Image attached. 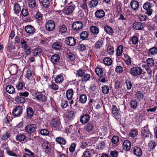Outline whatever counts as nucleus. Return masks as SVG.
I'll use <instances>...</instances> for the list:
<instances>
[{
	"label": "nucleus",
	"instance_id": "nucleus-9",
	"mask_svg": "<svg viewBox=\"0 0 157 157\" xmlns=\"http://www.w3.org/2000/svg\"><path fill=\"white\" fill-rule=\"evenodd\" d=\"M151 134V132L147 126L143 128L141 131V136L143 138L145 139L149 137Z\"/></svg>",
	"mask_w": 157,
	"mask_h": 157
},
{
	"label": "nucleus",
	"instance_id": "nucleus-49",
	"mask_svg": "<svg viewBox=\"0 0 157 157\" xmlns=\"http://www.w3.org/2000/svg\"><path fill=\"white\" fill-rule=\"evenodd\" d=\"M48 87L53 90H58L59 86L55 83L52 82L51 84L48 85Z\"/></svg>",
	"mask_w": 157,
	"mask_h": 157
},
{
	"label": "nucleus",
	"instance_id": "nucleus-36",
	"mask_svg": "<svg viewBox=\"0 0 157 157\" xmlns=\"http://www.w3.org/2000/svg\"><path fill=\"white\" fill-rule=\"evenodd\" d=\"M112 112L113 116L115 117L116 118L118 116V110L115 106H112Z\"/></svg>",
	"mask_w": 157,
	"mask_h": 157
},
{
	"label": "nucleus",
	"instance_id": "nucleus-47",
	"mask_svg": "<svg viewBox=\"0 0 157 157\" xmlns=\"http://www.w3.org/2000/svg\"><path fill=\"white\" fill-rule=\"evenodd\" d=\"M21 47L24 49H26L29 47L27 44V42L24 40V39H21Z\"/></svg>",
	"mask_w": 157,
	"mask_h": 157
},
{
	"label": "nucleus",
	"instance_id": "nucleus-62",
	"mask_svg": "<svg viewBox=\"0 0 157 157\" xmlns=\"http://www.w3.org/2000/svg\"><path fill=\"white\" fill-rule=\"evenodd\" d=\"M115 71L118 73H122L123 71V68L121 66H117L115 68Z\"/></svg>",
	"mask_w": 157,
	"mask_h": 157
},
{
	"label": "nucleus",
	"instance_id": "nucleus-24",
	"mask_svg": "<svg viewBox=\"0 0 157 157\" xmlns=\"http://www.w3.org/2000/svg\"><path fill=\"white\" fill-rule=\"evenodd\" d=\"M62 46V43L60 42H56L53 43L52 48L56 50L60 49Z\"/></svg>",
	"mask_w": 157,
	"mask_h": 157
},
{
	"label": "nucleus",
	"instance_id": "nucleus-32",
	"mask_svg": "<svg viewBox=\"0 0 157 157\" xmlns=\"http://www.w3.org/2000/svg\"><path fill=\"white\" fill-rule=\"evenodd\" d=\"M104 29L106 33L109 35H112L113 33L112 29L108 25L104 27Z\"/></svg>",
	"mask_w": 157,
	"mask_h": 157
},
{
	"label": "nucleus",
	"instance_id": "nucleus-51",
	"mask_svg": "<svg viewBox=\"0 0 157 157\" xmlns=\"http://www.w3.org/2000/svg\"><path fill=\"white\" fill-rule=\"evenodd\" d=\"M88 36V33L87 31H85L80 33V37L82 40L86 39Z\"/></svg>",
	"mask_w": 157,
	"mask_h": 157
},
{
	"label": "nucleus",
	"instance_id": "nucleus-6",
	"mask_svg": "<svg viewBox=\"0 0 157 157\" xmlns=\"http://www.w3.org/2000/svg\"><path fill=\"white\" fill-rule=\"evenodd\" d=\"M142 69L138 67H132L130 70V73L133 76L138 75L142 73Z\"/></svg>",
	"mask_w": 157,
	"mask_h": 157
},
{
	"label": "nucleus",
	"instance_id": "nucleus-35",
	"mask_svg": "<svg viewBox=\"0 0 157 157\" xmlns=\"http://www.w3.org/2000/svg\"><path fill=\"white\" fill-rule=\"evenodd\" d=\"M10 133L9 131H7L5 134L3 135H1L0 136V140L2 141H6V140L10 137Z\"/></svg>",
	"mask_w": 157,
	"mask_h": 157
},
{
	"label": "nucleus",
	"instance_id": "nucleus-2",
	"mask_svg": "<svg viewBox=\"0 0 157 157\" xmlns=\"http://www.w3.org/2000/svg\"><path fill=\"white\" fill-rule=\"evenodd\" d=\"M34 97L37 101L41 102H45L47 100V96L44 92H36Z\"/></svg>",
	"mask_w": 157,
	"mask_h": 157
},
{
	"label": "nucleus",
	"instance_id": "nucleus-55",
	"mask_svg": "<svg viewBox=\"0 0 157 157\" xmlns=\"http://www.w3.org/2000/svg\"><path fill=\"white\" fill-rule=\"evenodd\" d=\"M90 76L88 74H84L82 77V82H86L90 78Z\"/></svg>",
	"mask_w": 157,
	"mask_h": 157
},
{
	"label": "nucleus",
	"instance_id": "nucleus-26",
	"mask_svg": "<svg viewBox=\"0 0 157 157\" xmlns=\"http://www.w3.org/2000/svg\"><path fill=\"white\" fill-rule=\"evenodd\" d=\"M157 54V47H153L151 48L148 52V55L151 56H154Z\"/></svg>",
	"mask_w": 157,
	"mask_h": 157
},
{
	"label": "nucleus",
	"instance_id": "nucleus-27",
	"mask_svg": "<svg viewBox=\"0 0 157 157\" xmlns=\"http://www.w3.org/2000/svg\"><path fill=\"white\" fill-rule=\"evenodd\" d=\"M5 89L7 92L10 94H13L15 91L14 88L11 85H8L6 86Z\"/></svg>",
	"mask_w": 157,
	"mask_h": 157
},
{
	"label": "nucleus",
	"instance_id": "nucleus-42",
	"mask_svg": "<svg viewBox=\"0 0 157 157\" xmlns=\"http://www.w3.org/2000/svg\"><path fill=\"white\" fill-rule=\"evenodd\" d=\"M6 151L7 154L10 156L17 157V155L14 153L12 151L10 150L8 147H6Z\"/></svg>",
	"mask_w": 157,
	"mask_h": 157
},
{
	"label": "nucleus",
	"instance_id": "nucleus-4",
	"mask_svg": "<svg viewBox=\"0 0 157 157\" xmlns=\"http://www.w3.org/2000/svg\"><path fill=\"white\" fill-rule=\"evenodd\" d=\"M41 147L43 151L46 154H49L52 151L51 145L47 141L43 142L42 144Z\"/></svg>",
	"mask_w": 157,
	"mask_h": 157
},
{
	"label": "nucleus",
	"instance_id": "nucleus-30",
	"mask_svg": "<svg viewBox=\"0 0 157 157\" xmlns=\"http://www.w3.org/2000/svg\"><path fill=\"white\" fill-rule=\"evenodd\" d=\"M90 32L94 34L97 35L99 33V29L95 26H92L90 28Z\"/></svg>",
	"mask_w": 157,
	"mask_h": 157
},
{
	"label": "nucleus",
	"instance_id": "nucleus-28",
	"mask_svg": "<svg viewBox=\"0 0 157 157\" xmlns=\"http://www.w3.org/2000/svg\"><path fill=\"white\" fill-rule=\"evenodd\" d=\"M26 138V136L23 134L17 135L16 136V139L17 141L22 142L24 141Z\"/></svg>",
	"mask_w": 157,
	"mask_h": 157
},
{
	"label": "nucleus",
	"instance_id": "nucleus-58",
	"mask_svg": "<svg viewBox=\"0 0 157 157\" xmlns=\"http://www.w3.org/2000/svg\"><path fill=\"white\" fill-rule=\"evenodd\" d=\"M24 151L26 152V153H25L26 154L28 155L30 157H35V155L34 153L32 152L30 150H29L28 149L25 148L24 149Z\"/></svg>",
	"mask_w": 157,
	"mask_h": 157
},
{
	"label": "nucleus",
	"instance_id": "nucleus-31",
	"mask_svg": "<svg viewBox=\"0 0 157 157\" xmlns=\"http://www.w3.org/2000/svg\"><path fill=\"white\" fill-rule=\"evenodd\" d=\"M27 116L29 118L32 117L34 115V111L33 109L30 107L27 108L26 109Z\"/></svg>",
	"mask_w": 157,
	"mask_h": 157
},
{
	"label": "nucleus",
	"instance_id": "nucleus-60",
	"mask_svg": "<svg viewBox=\"0 0 157 157\" xmlns=\"http://www.w3.org/2000/svg\"><path fill=\"white\" fill-rule=\"evenodd\" d=\"M131 41L133 44H136L139 41L138 37L136 36H133L131 38Z\"/></svg>",
	"mask_w": 157,
	"mask_h": 157
},
{
	"label": "nucleus",
	"instance_id": "nucleus-17",
	"mask_svg": "<svg viewBox=\"0 0 157 157\" xmlns=\"http://www.w3.org/2000/svg\"><path fill=\"white\" fill-rule=\"evenodd\" d=\"M94 128V124L90 122H88L84 127V129L88 132L93 131Z\"/></svg>",
	"mask_w": 157,
	"mask_h": 157
},
{
	"label": "nucleus",
	"instance_id": "nucleus-44",
	"mask_svg": "<svg viewBox=\"0 0 157 157\" xmlns=\"http://www.w3.org/2000/svg\"><path fill=\"white\" fill-rule=\"evenodd\" d=\"M105 144V140L101 141L99 142L98 145V148L100 150H102L104 148Z\"/></svg>",
	"mask_w": 157,
	"mask_h": 157
},
{
	"label": "nucleus",
	"instance_id": "nucleus-40",
	"mask_svg": "<svg viewBox=\"0 0 157 157\" xmlns=\"http://www.w3.org/2000/svg\"><path fill=\"white\" fill-rule=\"evenodd\" d=\"M15 101L17 102L22 103L25 102V100L24 97L17 95L15 98Z\"/></svg>",
	"mask_w": 157,
	"mask_h": 157
},
{
	"label": "nucleus",
	"instance_id": "nucleus-34",
	"mask_svg": "<svg viewBox=\"0 0 157 157\" xmlns=\"http://www.w3.org/2000/svg\"><path fill=\"white\" fill-rule=\"evenodd\" d=\"M129 105L132 108L136 109L138 105L137 101L135 99H132L129 102Z\"/></svg>",
	"mask_w": 157,
	"mask_h": 157
},
{
	"label": "nucleus",
	"instance_id": "nucleus-16",
	"mask_svg": "<svg viewBox=\"0 0 157 157\" xmlns=\"http://www.w3.org/2000/svg\"><path fill=\"white\" fill-rule=\"evenodd\" d=\"M51 124L55 128H60L62 127L60 122L57 119H53L51 120Z\"/></svg>",
	"mask_w": 157,
	"mask_h": 157
},
{
	"label": "nucleus",
	"instance_id": "nucleus-50",
	"mask_svg": "<svg viewBox=\"0 0 157 157\" xmlns=\"http://www.w3.org/2000/svg\"><path fill=\"white\" fill-rule=\"evenodd\" d=\"M41 49L40 48H37L35 49L33 51V55L35 56H39L40 55Z\"/></svg>",
	"mask_w": 157,
	"mask_h": 157
},
{
	"label": "nucleus",
	"instance_id": "nucleus-38",
	"mask_svg": "<svg viewBox=\"0 0 157 157\" xmlns=\"http://www.w3.org/2000/svg\"><path fill=\"white\" fill-rule=\"evenodd\" d=\"M153 6V4L149 2H147L144 3L143 6V7L145 10L151 9Z\"/></svg>",
	"mask_w": 157,
	"mask_h": 157
},
{
	"label": "nucleus",
	"instance_id": "nucleus-1",
	"mask_svg": "<svg viewBox=\"0 0 157 157\" xmlns=\"http://www.w3.org/2000/svg\"><path fill=\"white\" fill-rule=\"evenodd\" d=\"M24 69L26 70V73L25 75V77L29 80H32L34 78V72L33 68L30 65L25 67Z\"/></svg>",
	"mask_w": 157,
	"mask_h": 157
},
{
	"label": "nucleus",
	"instance_id": "nucleus-56",
	"mask_svg": "<svg viewBox=\"0 0 157 157\" xmlns=\"http://www.w3.org/2000/svg\"><path fill=\"white\" fill-rule=\"evenodd\" d=\"M136 98L139 100H140L141 99L143 98L144 95L140 91H138L135 94Z\"/></svg>",
	"mask_w": 157,
	"mask_h": 157
},
{
	"label": "nucleus",
	"instance_id": "nucleus-48",
	"mask_svg": "<svg viewBox=\"0 0 157 157\" xmlns=\"http://www.w3.org/2000/svg\"><path fill=\"white\" fill-rule=\"evenodd\" d=\"M59 32L61 34L66 33L67 31V28L64 25L60 26L58 28Z\"/></svg>",
	"mask_w": 157,
	"mask_h": 157
},
{
	"label": "nucleus",
	"instance_id": "nucleus-41",
	"mask_svg": "<svg viewBox=\"0 0 157 157\" xmlns=\"http://www.w3.org/2000/svg\"><path fill=\"white\" fill-rule=\"evenodd\" d=\"M28 6L30 8H34L36 5V3L35 0H28Z\"/></svg>",
	"mask_w": 157,
	"mask_h": 157
},
{
	"label": "nucleus",
	"instance_id": "nucleus-54",
	"mask_svg": "<svg viewBox=\"0 0 157 157\" xmlns=\"http://www.w3.org/2000/svg\"><path fill=\"white\" fill-rule=\"evenodd\" d=\"M41 3L45 8H48L50 6V1L49 0H41Z\"/></svg>",
	"mask_w": 157,
	"mask_h": 157
},
{
	"label": "nucleus",
	"instance_id": "nucleus-46",
	"mask_svg": "<svg viewBox=\"0 0 157 157\" xmlns=\"http://www.w3.org/2000/svg\"><path fill=\"white\" fill-rule=\"evenodd\" d=\"M125 61L127 65H130L131 64V57L127 54L124 55Z\"/></svg>",
	"mask_w": 157,
	"mask_h": 157
},
{
	"label": "nucleus",
	"instance_id": "nucleus-10",
	"mask_svg": "<svg viewBox=\"0 0 157 157\" xmlns=\"http://www.w3.org/2000/svg\"><path fill=\"white\" fill-rule=\"evenodd\" d=\"M55 28V23L53 21H48L45 25L46 29L48 31H51L53 30Z\"/></svg>",
	"mask_w": 157,
	"mask_h": 157
},
{
	"label": "nucleus",
	"instance_id": "nucleus-12",
	"mask_svg": "<svg viewBox=\"0 0 157 157\" xmlns=\"http://www.w3.org/2000/svg\"><path fill=\"white\" fill-rule=\"evenodd\" d=\"M22 107L21 106H18L13 110V114L15 117H18L22 113Z\"/></svg>",
	"mask_w": 157,
	"mask_h": 157
},
{
	"label": "nucleus",
	"instance_id": "nucleus-29",
	"mask_svg": "<svg viewBox=\"0 0 157 157\" xmlns=\"http://www.w3.org/2000/svg\"><path fill=\"white\" fill-rule=\"evenodd\" d=\"M87 99V97L85 94H81L79 96L78 101L80 103H85Z\"/></svg>",
	"mask_w": 157,
	"mask_h": 157
},
{
	"label": "nucleus",
	"instance_id": "nucleus-5",
	"mask_svg": "<svg viewBox=\"0 0 157 157\" xmlns=\"http://www.w3.org/2000/svg\"><path fill=\"white\" fill-rule=\"evenodd\" d=\"M75 7V6L74 5L69 4L63 10V12L66 15H70L72 13Z\"/></svg>",
	"mask_w": 157,
	"mask_h": 157
},
{
	"label": "nucleus",
	"instance_id": "nucleus-33",
	"mask_svg": "<svg viewBox=\"0 0 157 157\" xmlns=\"http://www.w3.org/2000/svg\"><path fill=\"white\" fill-rule=\"evenodd\" d=\"M147 65L149 67H152L154 66L155 63L154 59L151 58H148L146 60Z\"/></svg>",
	"mask_w": 157,
	"mask_h": 157
},
{
	"label": "nucleus",
	"instance_id": "nucleus-21",
	"mask_svg": "<svg viewBox=\"0 0 157 157\" xmlns=\"http://www.w3.org/2000/svg\"><path fill=\"white\" fill-rule=\"evenodd\" d=\"M133 27L136 30H140L143 29V26L140 22H136L133 25Z\"/></svg>",
	"mask_w": 157,
	"mask_h": 157
},
{
	"label": "nucleus",
	"instance_id": "nucleus-15",
	"mask_svg": "<svg viewBox=\"0 0 157 157\" xmlns=\"http://www.w3.org/2000/svg\"><path fill=\"white\" fill-rule=\"evenodd\" d=\"M90 118V116L88 114H83L80 117V122L82 124H85L88 123Z\"/></svg>",
	"mask_w": 157,
	"mask_h": 157
},
{
	"label": "nucleus",
	"instance_id": "nucleus-52",
	"mask_svg": "<svg viewBox=\"0 0 157 157\" xmlns=\"http://www.w3.org/2000/svg\"><path fill=\"white\" fill-rule=\"evenodd\" d=\"M138 134V131L136 129L132 130L129 132V136L130 137H136Z\"/></svg>",
	"mask_w": 157,
	"mask_h": 157
},
{
	"label": "nucleus",
	"instance_id": "nucleus-63",
	"mask_svg": "<svg viewBox=\"0 0 157 157\" xmlns=\"http://www.w3.org/2000/svg\"><path fill=\"white\" fill-rule=\"evenodd\" d=\"M106 50L108 53L110 55H112L114 53V48L113 47L109 46L107 48Z\"/></svg>",
	"mask_w": 157,
	"mask_h": 157
},
{
	"label": "nucleus",
	"instance_id": "nucleus-61",
	"mask_svg": "<svg viewBox=\"0 0 157 157\" xmlns=\"http://www.w3.org/2000/svg\"><path fill=\"white\" fill-rule=\"evenodd\" d=\"M40 133L43 136H47L49 134V131L45 129H42L40 131Z\"/></svg>",
	"mask_w": 157,
	"mask_h": 157
},
{
	"label": "nucleus",
	"instance_id": "nucleus-64",
	"mask_svg": "<svg viewBox=\"0 0 157 157\" xmlns=\"http://www.w3.org/2000/svg\"><path fill=\"white\" fill-rule=\"evenodd\" d=\"M14 10L15 13H19L21 10V8L19 5L17 3H15L14 5Z\"/></svg>",
	"mask_w": 157,
	"mask_h": 157
},
{
	"label": "nucleus",
	"instance_id": "nucleus-25",
	"mask_svg": "<svg viewBox=\"0 0 157 157\" xmlns=\"http://www.w3.org/2000/svg\"><path fill=\"white\" fill-rule=\"evenodd\" d=\"M56 141L60 145H64L66 143V141L64 138L61 137H57L56 139Z\"/></svg>",
	"mask_w": 157,
	"mask_h": 157
},
{
	"label": "nucleus",
	"instance_id": "nucleus-23",
	"mask_svg": "<svg viewBox=\"0 0 157 157\" xmlns=\"http://www.w3.org/2000/svg\"><path fill=\"white\" fill-rule=\"evenodd\" d=\"M73 95V90L72 89H69L67 90L66 96L68 100L72 99Z\"/></svg>",
	"mask_w": 157,
	"mask_h": 157
},
{
	"label": "nucleus",
	"instance_id": "nucleus-37",
	"mask_svg": "<svg viewBox=\"0 0 157 157\" xmlns=\"http://www.w3.org/2000/svg\"><path fill=\"white\" fill-rule=\"evenodd\" d=\"M64 78L63 75L59 74L55 78V80L57 83L62 82L64 80Z\"/></svg>",
	"mask_w": 157,
	"mask_h": 157
},
{
	"label": "nucleus",
	"instance_id": "nucleus-8",
	"mask_svg": "<svg viewBox=\"0 0 157 157\" xmlns=\"http://www.w3.org/2000/svg\"><path fill=\"white\" fill-rule=\"evenodd\" d=\"M132 152L137 157H140L142 153L141 149L138 146H134L132 149Z\"/></svg>",
	"mask_w": 157,
	"mask_h": 157
},
{
	"label": "nucleus",
	"instance_id": "nucleus-11",
	"mask_svg": "<svg viewBox=\"0 0 157 157\" xmlns=\"http://www.w3.org/2000/svg\"><path fill=\"white\" fill-rule=\"evenodd\" d=\"M25 30L27 34H32L35 32L36 29L32 25H28L25 27Z\"/></svg>",
	"mask_w": 157,
	"mask_h": 157
},
{
	"label": "nucleus",
	"instance_id": "nucleus-7",
	"mask_svg": "<svg viewBox=\"0 0 157 157\" xmlns=\"http://www.w3.org/2000/svg\"><path fill=\"white\" fill-rule=\"evenodd\" d=\"M36 124H30L26 126L25 128L26 132L28 134H31L36 131Z\"/></svg>",
	"mask_w": 157,
	"mask_h": 157
},
{
	"label": "nucleus",
	"instance_id": "nucleus-59",
	"mask_svg": "<svg viewBox=\"0 0 157 157\" xmlns=\"http://www.w3.org/2000/svg\"><path fill=\"white\" fill-rule=\"evenodd\" d=\"M24 86V84L22 82L19 81L16 85V88L18 90H21L23 89Z\"/></svg>",
	"mask_w": 157,
	"mask_h": 157
},
{
	"label": "nucleus",
	"instance_id": "nucleus-57",
	"mask_svg": "<svg viewBox=\"0 0 157 157\" xmlns=\"http://www.w3.org/2000/svg\"><path fill=\"white\" fill-rule=\"evenodd\" d=\"M102 93L104 94H107L109 93V86L106 85L103 86L101 87Z\"/></svg>",
	"mask_w": 157,
	"mask_h": 157
},
{
	"label": "nucleus",
	"instance_id": "nucleus-19",
	"mask_svg": "<svg viewBox=\"0 0 157 157\" xmlns=\"http://www.w3.org/2000/svg\"><path fill=\"white\" fill-rule=\"evenodd\" d=\"M95 15L97 18H101L105 15V12L101 10H97L95 13Z\"/></svg>",
	"mask_w": 157,
	"mask_h": 157
},
{
	"label": "nucleus",
	"instance_id": "nucleus-3",
	"mask_svg": "<svg viewBox=\"0 0 157 157\" xmlns=\"http://www.w3.org/2000/svg\"><path fill=\"white\" fill-rule=\"evenodd\" d=\"M96 74L100 77L99 80L102 82H105L106 81V78L105 73H104L102 69L99 67H97L95 69Z\"/></svg>",
	"mask_w": 157,
	"mask_h": 157
},
{
	"label": "nucleus",
	"instance_id": "nucleus-45",
	"mask_svg": "<svg viewBox=\"0 0 157 157\" xmlns=\"http://www.w3.org/2000/svg\"><path fill=\"white\" fill-rule=\"evenodd\" d=\"M104 63L107 65H110L112 63V59L109 57H105L103 59Z\"/></svg>",
	"mask_w": 157,
	"mask_h": 157
},
{
	"label": "nucleus",
	"instance_id": "nucleus-53",
	"mask_svg": "<svg viewBox=\"0 0 157 157\" xmlns=\"http://www.w3.org/2000/svg\"><path fill=\"white\" fill-rule=\"evenodd\" d=\"M98 3V0H92L90 1L89 3V5L90 7H94L97 6Z\"/></svg>",
	"mask_w": 157,
	"mask_h": 157
},
{
	"label": "nucleus",
	"instance_id": "nucleus-22",
	"mask_svg": "<svg viewBox=\"0 0 157 157\" xmlns=\"http://www.w3.org/2000/svg\"><path fill=\"white\" fill-rule=\"evenodd\" d=\"M60 59V57L57 54L53 55L51 58V61L54 64L57 63Z\"/></svg>",
	"mask_w": 157,
	"mask_h": 157
},
{
	"label": "nucleus",
	"instance_id": "nucleus-14",
	"mask_svg": "<svg viewBox=\"0 0 157 157\" xmlns=\"http://www.w3.org/2000/svg\"><path fill=\"white\" fill-rule=\"evenodd\" d=\"M83 26L82 23L79 21H76L73 23L72 28L74 30L78 31L81 29Z\"/></svg>",
	"mask_w": 157,
	"mask_h": 157
},
{
	"label": "nucleus",
	"instance_id": "nucleus-43",
	"mask_svg": "<svg viewBox=\"0 0 157 157\" xmlns=\"http://www.w3.org/2000/svg\"><path fill=\"white\" fill-rule=\"evenodd\" d=\"M18 67L16 64H13L10 67V70L13 73V74H15L17 72Z\"/></svg>",
	"mask_w": 157,
	"mask_h": 157
},
{
	"label": "nucleus",
	"instance_id": "nucleus-18",
	"mask_svg": "<svg viewBox=\"0 0 157 157\" xmlns=\"http://www.w3.org/2000/svg\"><path fill=\"white\" fill-rule=\"evenodd\" d=\"M131 146L130 142L128 140L124 141L123 144V147L124 149L127 151L129 150Z\"/></svg>",
	"mask_w": 157,
	"mask_h": 157
},
{
	"label": "nucleus",
	"instance_id": "nucleus-39",
	"mask_svg": "<svg viewBox=\"0 0 157 157\" xmlns=\"http://www.w3.org/2000/svg\"><path fill=\"white\" fill-rule=\"evenodd\" d=\"M123 51V47L122 45L118 46L117 49L116 55L118 56H121Z\"/></svg>",
	"mask_w": 157,
	"mask_h": 157
},
{
	"label": "nucleus",
	"instance_id": "nucleus-13",
	"mask_svg": "<svg viewBox=\"0 0 157 157\" xmlns=\"http://www.w3.org/2000/svg\"><path fill=\"white\" fill-rule=\"evenodd\" d=\"M65 43L67 45L73 46L76 43V41L75 39L72 37H67L65 39Z\"/></svg>",
	"mask_w": 157,
	"mask_h": 157
},
{
	"label": "nucleus",
	"instance_id": "nucleus-20",
	"mask_svg": "<svg viewBox=\"0 0 157 157\" xmlns=\"http://www.w3.org/2000/svg\"><path fill=\"white\" fill-rule=\"evenodd\" d=\"M139 4L138 2L135 0H133L130 2V6L131 8L133 10H136L139 7Z\"/></svg>",
	"mask_w": 157,
	"mask_h": 157
}]
</instances>
